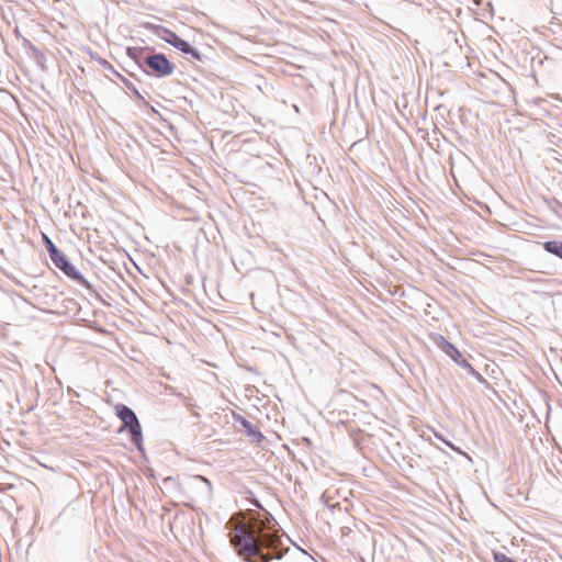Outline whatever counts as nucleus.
<instances>
[{
	"label": "nucleus",
	"mask_w": 562,
	"mask_h": 562,
	"mask_svg": "<svg viewBox=\"0 0 562 562\" xmlns=\"http://www.w3.org/2000/svg\"><path fill=\"white\" fill-rule=\"evenodd\" d=\"M236 420L239 422L240 426L245 429L246 434L249 437H252L255 441L260 442L263 439V436L259 431L258 427L255 426L251 422L247 420L241 416H238Z\"/></svg>",
	"instance_id": "nucleus-6"
},
{
	"label": "nucleus",
	"mask_w": 562,
	"mask_h": 562,
	"mask_svg": "<svg viewBox=\"0 0 562 562\" xmlns=\"http://www.w3.org/2000/svg\"><path fill=\"white\" fill-rule=\"evenodd\" d=\"M443 350L457 363L463 366L464 368H469L471 371H474L471 364L463 359L461 352L452 344L446 341Z\"/></svg>",
	"instance_id": "nucleus-7"
},
{
	"label": "nucleus",
	"mask_w": 562,
	"mask_h": 562,
	"mask_svg": "<svg viewBox=\"0 0 562 562\" xmlns=\"http://www.w3.org/2000/svg\"><path fill=\"white\" fill-rule=\"evenodd\" d=\"M187 55H190L191 58L194 59V60H201L202 59V54L200 53V50H198L193 46L190 47V50L188 52Z\"/></svg>",
	"instance_id": "nucleus-15"
},
{
	"label": "nucleus",
	"mask_w": 562,
	"mask_h": 562,
	"mask_svg": "<svg viewBox=\"0 0 562 562\" xmlns=\"http://www.w3.org/2000/svg\"><path fill=\"white\" fill-rule=\"evenodd\" d=\"M435 436H436V438H438L439 440L443 441V442H445L449 448H451L452 450H454V451H460V449H458V448H457L452 442H450V441H448V440L443 439L441 435H439V434L435 432Z\"/></svg>",
	"instance_id": "nucleus-16"
},
{
	"label": "nucleus",
	"mask_w": 562,
	"mask_h": 562,
	"mask_svg": "<svg viewBox=\"0 0 562 562\" xmlns=\"http://www.w3.org/2000/svg\"><path fill=\"white\" fill-rule=\"evenodd\" d=\"M543 249L562 259V241L560 240H548L543 243Z\"/></svg>",
	"instance_id": "nucleus-9"
},
{
	"label": "nucleus",
	"mask_w": 562,
	"mask_h": 562,
	"mask_svg": "<svg viewBox=\"0 0 562 562\" xmlns=\"http://www.w3.org/2000/svg\"><path fill=\"white\" fill-rule=\"evenodd\" d=\"M22 45L24 48L26 49H30L31 50V56L35 59V61L43 66L44 61H45V55L42 50H40L36 46H34L32 44V42L30 40H27L26 37H22Z\"/></svg>",
	"instance_id": "nucleus-8"
},
{
	"label": "nucleus",
	"mask_w": 562,
	"mask_h": 562,
	"mask_svg": "<svg viewBox=\"0 0 562 562\" xmlns=\"http://www.w3.org/2000/svg\"><path fill=\"white\" fill-rule=\"evenodd\" d=\"M43 240H44V245H45V248L49 255V258H52L53 256H57V254L60 251L56 245L52 241V239L46 236V235H43Z\"/></svg>",
	"instance_id": "nucleus-10"
},
{
	"label": "nucleus",
	"mask_w": 562,
	"mask_h": 562,
	"mask_svg": "<svg viewBox=\"0 0 562 562\" xmlns=\"http://www.w3.org/2000/svg\"><path fill=\"white\" fill-rule=\"evenodd\" d=\"M50 260L70 280L83 286L90 292H95L91 283L75 268V266L68 260L64 252L59 251L57 256H53Z\"/></svg>",
	"instance_id": "nucleus-3"
},
{
	"label": "nucleus",
	"mask_w": 562,
	"mask_h": 562,
	"mask_svg": "<svg viewBox=\"0 0 562 562\" xmlns=\"http://www.w3.org/2000/svg\"><path fill=\"white\" fill-rule=\"evenodd\" d=\"M493 559L495 562H517V561L513 560L512 558H509L508 555H506L505 553L499 552V551L493 552Z\"/></svg>",
	"instance_id": "nucleus-13"
},
{
	"label": "nucleus",
	"mask_w": 562,
	"mask_h": 562,
	"mask_svg": "<svg viewBox=\"0 0 562 562\" xmlns=\"http://www.w3.org/2000/svg\"><path fill=\"white\" fill-rule=\"evenodd\" d=\"M192 490L195 493L194 501L211 502L213 496V487L210 480H207L205 476H194L192 480Z\"/></svg>",
	"instance_id": "nucleus-5"
},
{
	"label": "nucleus",
	"mask_w": 562,
	"mask_h": 562,
	"mask_svg": "<svg viewBox=\"0 0 562 562\" xmlns=\"http://www.w3.org/2000/svg\"><path fill=\"white\" fill-rule=\"evenodd\" d=\"M166 34L167 35L164 37V40L173 47L176 46V42H178L181 38L175 32L169 30H166Z\"/></svg>",
	"instance_id": "nucleus-12"
},
{
	"label": "nucleus",
	"mask_w": 562,
	"mask_h": 562,
	"mask_svg": "<svg viewBox=\"0 0 562 562\" xmlns=\"http://www.w3.org/2000/svg\"><path fill=\"white\" fill-rule=\"evenodd\" d=\"M142 64L151 70V75L159 78L170 76L175 70V65L161 53L145 56Z\"/></svg>",
	"instance_id": "nucleus-4"
},
{
	"label": "nucleus",
	"mask_w": 562,
	"mask_h": 562,
	"mask_svg": "<svg viewBox=\"0 0 562 562\" xmlns=\"http://www.w3.org/2000/svg\"><path fill=\"white\" fill-rule=\"evenodd\" d=\"M191 46L192 45L189 42H187L183 38H180L178 42H176L175 48H177L178 50L182 52L183 54H188V52L190 50Z\"/></svg>",
	"instance_id": "nucleus-11"
},
{
	"label": "nucleus",
	"mask_w": 562,
	"mask_h": 562,
	"mask_svg": "<svg viewBox=\"0 0 562 562\" xmlns=\"http://www.w3.org/2000/svg\"><path fill=\"white\" fill-rule=\"evenodd\" d=\"M124 83H125L126 88L130 89L137 99H140V100L144 99L143 95L138 92V90L135 88V86L132 82H130L127 79H124Z\"/></svg>",
	"instance_id": "nucleus-14"
},
{
	"label": "nucleus",
	"mask_w": 562,
	"mask_h": 562,
	"mask_svg": "<svg viewBox=\"0 0 562 562\" xmlns=\"http://www.w3.org/2000/svg\"><path fill=\"white\" fill-rule=\"evenodd\" d=\"M104 66L108 68V69H111L114 74H116L117 76H120L112 67V65H110L108 61L104 60Z\"/></svg>",
	"instance_id": "nucleus-17"
},
{
	"label": "nucleus",
	"mask_w": 562,
	"mask_h": 562,
	"mask_svg": "<svg viewBox=\"0 0 562 562\" xmlns=\"http://www.w3.org/2000/svg\"><path fill=\"white\" fill-rule=\"evenodd\" d=\"M115 413L122 420L124 428L128 430L133 443L138 450H142V426L134 411L124 404H117L115 406Z\"/></svg>",
	"instance_id": "nucleus-2"
},
{
	"label": "nucleus",
	"mask_w": 562,
	"mask_h": 562,
	"mask_svg": "<svg viewBox=\"0 0 562 562\" xmlns=\"http://www.w3.org/2000/svg\"><path fill=\"white\" fill-rule=\"evenodd\" d=\"M228 536L236 553L248 562L280 560L288 550L278 530L266 519L257 518L239 524Z\"/></svg>",
	"instance_id": "nucleus-1"
}]
</instances>
